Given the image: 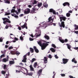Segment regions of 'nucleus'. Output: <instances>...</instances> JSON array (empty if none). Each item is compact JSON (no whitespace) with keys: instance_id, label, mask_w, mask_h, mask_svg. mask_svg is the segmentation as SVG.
<instances>
[{"instance_id":"nucleus-1","label":"nucleus","mask_w":78,"mask_h":78,"mask_svg":"<svg viewBox=\"0 0 78 78\" xmlns=\"http://www.w3.org/2000/svg\"><path fill=\"white\" fill-rule=\"evenodd\" d=\"M54 17L53 16H51L49 17V18H48V22H51H51H50L49 24H48L46 23L45 24H43V23H41L40 24V25H41V27H44V28H46V27H47L48 26V25H52V24H51V23H52L53 22V20H54Z\"/></svg>"},{"instance_id":"nucleus-2","label":"nucleus","mask_w":78,"mask_h":78,"mask_svg":"<svg viewBox=\"0 0 78 78\" xmlns=\"http://www.w3.org/2000/svg\"><path fill=\"white\" fill-rule=\"evenodd\" d=\"M38 44L41 47V50H44L46 48V47L48 45V44L47 43H43L42 44L41 41L38 42Z\"/></svg>"},{"instance_id":"nucleus-3","label":"nucleus","mask_w":78,"mask_h":78,"mask_svg":"<svg viewBox=\"0 0 78 78\" xmlns=\"http://www.w3.org/2000/svg\"><path fill=\"white\" fill-rule=\"evenodd\" d=\"M2 20H3V23L4 24H6V23L8 22V23H11V21L9 20L8 19L6 18H2Z\"/></svg>"},{"instance_id":"nucleus-4","label":"nucleus","mask_w":78,"mask_h":78,"mask_svg":"<svg viewBox=\"0 0 78 78\" xmlns=\"http://www.w3.org/2000/svg\"><path fill=\"white\" fill-rule=\"evenodd\" d=\"M59 18L60 19V22H62V20L63 21H65L66 19V17L65 16H59Z\"/></svg>"},{"instance_id":"nucleus-5","label":"nucleus","mask_w":78,"mask_h":78,"mask_svg":"<svg viewBox=\"0 0 78 78\" xmlns=\"http://www.w3.org/2000/svg\"><path fill=\"white\" fill-rule=\"evenodd\" d=\"M36 32H37L35 35V36L36 37H39L41 36V30H40L38 31H36Z\"/></svg>"},{"instance_id":"nucleus-6","label":"nucleus","mask_w":78,"mask_h":78,"mask_svg":"<svg viewBox=\"0 0 78 78\" xmlns=\"http://www.w3.org/2000/svg\"><path fill=\"white\" fill-rule=\"evenodd\" d=\"M59 41L62 42V43H64L65 42H67V41H68L67 39H65L64 41V40L62 39V38L61 37H59Z\"/></svg>"},{"instance_id":"nucleus-7","label":"nucleus","mask_w":78,"mask_h":78,"mask_svg":"<svg viewBox=\"0 0 78 78\" xmlns=\"http://www.w3.org/2000/svg\"><path fill=\"white\" fill-rule=\"evenodd\" d=\"M59 26L61 28L62 27L63 28L65 27V24H64V22L62 21L61 23V24H60V23H59Z\"/></svg>"},{"instance_id":"nucleus-8","label":"nucleus","mask_w":78,"mask_h":78,"mask_svg":"<svg viewBox=\"0 0 78 78\" xmlns=\"http://www.w3.org/2000/svg\"><path fill=\"white\" fill-rule=\"evenodd\" d=\"M30 12V9H29L27 8L24 11V12L25 14H29Z\"/></svg>"},{"instance_id":"nucleus-9","label":"nucleus","mask_w":78,"mask_h":78,"mask_svg":"<svg viewBox=\"0 0 78 78\" xmlns=\"http://www.w3.org/2000/svg\"><path fill=\"white\" fill-rule=\"evenodd\" d=\"M27 55H26L24 56L23 59L22 60V62H27Z\"/></svg>"},{"instance_id":"nucleus-10","label":"nucleus","mask_w":78,"mask_h":78,"mask_svg":"<svg viewBox=\"0 0 78 78\" xmlns=\"http://www.w3.org/2000/svg\"><path fill=\"white\" fill-rule=\"evenodd\" d=\"M63 63H62V64H66L68 61V59H67L63 58L62 59Z\"/></svg>"},{"instance_id":"nucleus-11","label":"nucleus","mask_w":78,"mask_h":78,"mask_svg":"<svg viewBox=\"0 0 78 78\" xmlns=\"http://www.w3.org/2000/svg\"><path fill=\"white\" fill-rule=\"evenodd\" d=\"M32 10L31 11L32 13H35V11H36V10H38V9H36V8H32Z\"/></svg>"},{"instance_id":"nucleus-12","label":"nucleus","mask_w":78,"mask_h":78,"mask_svg":"<svg viewBox=\"0 0 78 78\" xmlns=\"http://www.w3.org/2000/svg\"><path fill=\"white\" fill-rule=\"evenodd\" d=\"M42 69H40L37 72V75H39L38 76H39V75L42 73Z\"/></svg>"},{"instance_id":"nucleus-13","label":"nucleus","mask_w":78,"mask_h":78,"mask_svg":"<svg viewBox=\"0 0 78 78\" xmlns=\"http://www.w3.org/2000/svg\"><path fill=\"white\" fill-rule=\"evenodd\" d=\"M21 27L23 29L25 28L26 29H27V24H24L23 25L21 26Z\"/></svg>"},{"instance_id":"nucleus-14","label":"nucleus","mask_w":78,"mask_h":78,"mask_svg":"<svg viewBox=\"0 0 78 78\" xmlns=\"http://www.w3.org/2000/svg\"><path fill=\"white\" fill-rule=\"evenodd\" d=\"M7 58H4L3 59L2 61L3 62H6L8 61V56H7Z\"/></svg>"},{"instance_id":"nucleus-15","label":"nucleus","mask_w":78,"mask_h":78,"mask_svg":"<svg viewBox=\"0 0 78 78\" xmlns=\"http://www.w3.org/2000/svg\"><path fill=\"white\" fill-rule=\"evenodd\" d=\"M44 64L46 63H47V58L46 57H44Z\"/></svg>"},{"instance_id":"nucleus-16","label":"nucleus","mask_w":78,"mask_h":78,"mask_svg":"<svg viewBox=\"0 0 78 78\" xmlns=\"http://www.w3.org/2000/svg\"><path fill=\"white\" fill-rule=\"evenodd\" d=\"M11 15L12 16H14L15 17V18H16V19H18L19 18V17L18 16L16 15V14L14 13H13V14H11Z\"/></svg>"},{"instance_id":"nucleus-17","label":"nucleus","mask_w":78,"mask_h":78,"mask_svg":"<svg viewBox=\"0 0 78 78\" xmlns=\"http://www.w3.org/2000/svg\"><path fill=\"white\" fill-rule=\"evenodd\" d=\"M23 69H25V70L26 71H25L24 72H23V74H24V75H25V74H27V73L28 72V69H27L26 68H23Z\"/></svg>"},{"instance_id":"nucleus-18","label":"nucleus","mask_w":78,"mask_h":78,"mask_svg":"<svg viewBox=\"0 0 78 78\" xmlns=\"http://www.w3.org/2000/svg\"><path fill=\"white\" fill-rule=\"evenodd\" d=\"M34 50H35V51L36 52V53H38V52H39V51L38 50V49H37L36 47L34 46Z\"/></svg>"},{"instance_id":"nucleus-19","label":"nucleus","mask_w":78,"mask_h":78,"mask_svg":"<svg viewBox=\"0 0 78 78\" xmlns=\"http://www.w3.org/2000/svg\"><path fill=\"white\" fill-rule=\"evenodd\" d=\"M26 76L27 75H29V76H31L32 75H33V73H28V72L27 73H26V74H25Z\"/></svg>"},{"instance_id":"nucleus-20","label":"nucleus","mask_w":78,"mask_h":78,"mask_svg":"<svg viewBox=\"0 0 78 78\" xmlns=\"http://www.w3.org/2000/svg\"><path fill=\"white\" fill-rule=\"evenodd\" d=\"M66 5H68V6H69V5H70L69 3L67 2H66L63 4V6H65Z\"/></svg>"},{"instance_id":"nucleus-21","label":"nucleus","mask_w":78,"mask_h":78,"mask_svg":"<svg viewBox=\"0 0 78 78\" xmlns=\"http://www.w3.org/2000/svg\"><path fill=\"white\" fill-rule=\"evenodd\" d=\"M30 68L31 71H33V70H34V69H33V66L32 65H31L30 66Z\"/></svg>"},{"instance_id":"nucleus-22","label":"nucleus","mask_w":78,"mask_h":78,"mask_svg":"<svg viewBox=\"0 0 78 78\" xmlns=\"http://www.w3.org/2000/svg\"><path fill=\"white\" fill-rule=\"evenodd\" d=\"M42 3L41 2H40L38 3L37 6L38 7H41L42 6Z\"/></svg>"},{"instance_id":"nucleus-23","label":"nucleus","mask_w":78,"mask_h":78,"mask_svg":"<svg viewBox=\"0 0 78 78\" xmlns=\"http://www.w3.org/2000/svg\"><path fill=\"white\" fill-rule=\"evenodd\" d=\"M72 62H74V63H75V64H76V63H77V61L75 60V58H74L73 59H72Z\"/></svg>"},{"instance_id":"nucleus-24","label":"nucleus","mask_w":78,"mask_h":78,"mask_svg":"<svg viewBox=\"0 0 78 78\" xmlns=\"http://www.w3.org/2000/svg\"><path fill=\"white\" fill-rule=\"evenodd\" d=\"M44 37H45V39H47V40H49V37H48V36L46 35H44Z\"/></svg>"},{"instance_id":"nucleus-25","label":"nucleus","mask_w":78,"mask_h":78,"mask_svg":"<svg viewBox=\"0 0 78 78\" xmlns=\"http://www.w3.org/2000/svg\"><path fill=\"white\" fill-rule=\"evenodd\" d=\"M9 63L10 64H14L15 63V62L14 61H9Z\"/></svg>"},{"instance_id":"nucleus-26","label":"nucleus","mask_w":78,"mask_h":78,"mask_svg":"<svg viewBox=\"0 0 78 78\" xmlns=\"http://www.w3.org/2000/svg\"><path fill=\"white\" fill-rule=\"evenodd\" d=\"M50 50L52 51V52H55V50L53 48H51L50 49Z\"/></svg>"},{"instance_id":"nucleus-27","label":"nucleus","mask_w":78,"mask_h":78,"mask_svg":"<svg viewBox=\"0 0 78 78\" xmlns=\"http://www.w3.org/2000/svg\"><path fill=\"white\" fill-rule=\"evenodd\" d=\"M43 6L44 8H47L48 7V5L47 3H44Z\"/></svg>"},{"instance_id":"nucleus-28","label":"nucleus","mask_w":78,"mask_h":78,"mask_svg":"<svg viewBox=\"0 0 78 78\" xmlns=\"http://www.w3.org/2000/svg\"><path fill=\"white\" fill-rule=\"evenodd\" d=\"M4 1H5L4 3H8L9 4V3H10L9 1L8 0H7L6 1L5 0H4Z\"/></svg>"},{"instance_id":"nucleus-29","label":"nucleus","mask_w":78,"mask_h":78,"mask_svg":"<svg viewBox=\"0 0 78 78\" xmlns=\"http://www.w3.org/2000/svg\"><path fill=\"white\" fill-rule=\"evenodd\" d=\"M37 62H35L34 65V67L35 68H36V66H37Z\"/></svg>"},{"instance_id":"nucleus-30","label":"nucleus","mask_w":78,"mask_h":78,"mask_svg":"<svg viewBox=\"0 0 78 78\" xmlns=\"http://www.w3.org/2000/svg\"><path fill=\"white\" fill-rule=\"evenodd\" d=\"M66 45L67 46V47H68V49H70V48H71V46H70V45H69L68 44H67Z\"/></svg>"},{"instance_id":"nucleus-31","label":"nucleus","mask_w":78,"mask_h":78,"mask_svg":"<svg viewBox=\"0 0 78 78\" xmlns=\"http://www.w3.org/2000/svg\"><path fill=\"white\" fill-rule=\"evenodd\" d=\"M36 61V59L35 58H33L32 59L31 62H34V61Z\"/></svg>"},{"instance_id":"nucleus-32","label":"nucleus","mask_w":78,"mask_h":78,"mask_svg":"<svg viewBox=\"0 0 78 78\" xmlns=\"http://www.w3.org/2000/svg\"><path fill=\"white\" fill-rule=\"evenodd\" d=\"M66 16L68 17H70V14L69 13H67L66 14Z\"/></svg>"},{"instance_id":"nucleus-33","label":"nucleus","mask_w":78,"mask_h":78,"mask_svg":"<svg viewBox=\"0 0 78 78\" xmlns=\"http://www.w3.org/2000/svg\"><path fill=\"white\" fill-rule=\"evenodd\" d=\"M30 51L31 52V53H33L34 52V50L32 48H30Z\"/></svg>"},{"instance_id":"nucleus-34","label":"nucleus","mask_w":78,"mask_h":78,"mask_svg":"<svg viewBox=\"0 0 78 78\" xmlns=\"http://www.w3.org/2000/svg\"><path fill=\"white\" fill-rule=\"evenodd\" d=\"M37 2L36 0L34 1V2L33 3L32 5H35V4H37Z\"/></svg>"},{"instance_id":"nucleus-35","label":"nucleus","mask_w":78,"mask_h":78,"mask_svg":"<svg viewBox=\"0 0 78 78\" xmlns=\"http://www.w3.org/2000/svg\"><path fill=\"white\" fill-rule=\"evenodd\" d=\"M20 54V52H19L18 51H16V54L17 55V56H18Z\"/></svg>"},{"instance_id":"nucleus-36","label":"nucleus","mask_w":78,"mask_h":78,"mask_svg":"<svg viewBox=\"0 0 78 78\" xmlns=\"http://www.w3.org/2000/svg\"><path fill=\"white\" fill-rule=\"evenodd\" d=\"M1 73L2 74H3L4 75V74H5V73H6V72L5 71H2L1 72Z\"/></svg>"},{"instance_id":"nucleus-37","label":"nucleus","mask_w":78,"mask_h":78,"mask_svg":"<svg viewBox=\"0 0 78 78\" xmlns=\"http://www.w3.org/2000/svg\"><path fill=\"white\" fill-rule=\"evenodd\" d=\"M75 30H77V29H78V26H77L76 25H75Z\"/></svg>"},{"instance_id":"nucleus-38","label":"nucleus","mask_w":78,"mask_h":78,"mask_svg":"<svg viewBox=\"0 0 78 78\" xmlns=\"http://www.w3.org/2000/svg\"><path fill=\"white\" fill-rule=\"evenodd\" d=\"M15 11H16L15 10V9H12L11 10V13L15 12Z\"/></svg>"},{"instance_id":"nucleus-39","label":"nucleus","mask_w":78,"mask_h":78,"mask_svg":"<svg viewBox=\"0 0 78 78\" xmlns=\"http://www.w3.org/2000/svg\"><path fill=\"white\" fill-rule=\"evenodd\" d=\"M54 11V10L52 9H51L49 10V12H53V11Z\"/></svg>"},{"instance_id":"nucleus-40","label":"nucleus","mask_w":78,"mask_h":78,"mask_svg":"<svg viewBox=\"0 0 78 78\" xmlns=\"http://www.w3.org/2000/svg\"><path fill=\"white\" fill-rule=\"evenodd\" d=\"M23 37H22V36L20 37V39L21 41H23Z\"/></svg>"},{"instance_id":"nucleus-41","label":"nucleus","mask_w":78,"mask_h":78,"mask_svg":"<svg viewBox=\"0 0 78 78\" xmlns=\"http://www.w3.org/2000/svg\"><path fill=\"white\" fill-rule=\"evenodd\" d=\"M6 65H4L3 66V69L4 70L6 69Z\"/></svg>"},{"instance_id":"nucleus-42","label":"nucleus","mask_w":78,"mask_h":78,"mask_svg":"<svg viewBox=\"0 0 78 78\" xmlns=\"http://www.w3.org/2000/svg\"><path fill=\"white\" fill-rule=\"evenodd\" d=\"M11 14V13L9 12L5 14V16H8L9 15Z\"/></svg>"},{"instance_id":"nucleus-43","label":"nucleus","mask_w":78,"mask_h":78,"mask_svg":"<svg viewBox=\"0 0 78 78\" xmlns=\"http://www.w3.org/2000/svg\"><path fill=\"white\" fill-rule=\"evenodd\" d=\"M51 46L53 47H54V48H56V46L55 44H52L51 45Z\"/></svg>"},{"instance_id":"nucleus-44","label":"nucleus","mask_w":78,"mask_h":78,"mask_svg":"<svg viewBox=\"0 0 78 78\" xmlns=\"http://www.w3.org/2000/svg\"><path fill=\"white\" fill-rule=\"evenodd\" d=\"M5 57V55L2 54L0 56V58H3Z\"/></svg>"},{"instance_id":"nucleus-45","label":"nucleus","mask_w":78,"mask_h":78,"mask_svg":"<svg viewBox=\"0 0 78 78\" xmlns=\"http://www.w3.org/2000/svg\"><path fill=\"white\" fill-rule=\"evenodd\" d=\"M14 48V47H13L11 46L9 47V50H11V49H12V48Z\"/></svg>"},{"instance_id":"nucleus-46","label":"nucleus","mask_w":78,"mask_h":78,"mask_svg":"<svg viewBox=\"0 0 78 78\" xmlns=\"http://www.w3.org/2000/svg\"><path fill=\"white\" fill-rule=\"evenodd\" d=\"M48 57L50 59H51V58H52V56H51V55H49L48 56Z\"/></svg>"},{"instance_id":"nucleus-47","label":"nucleus","mask_w":78,"mask_h":78,"mask_svg":"<svg viewBox=\"0 0 78 78\" xmlns=\"http://www.w3.org/2000/svg\"><path fill=\"white\" fill-rule=\"evenodd\" d=\"M6 77H8V76H9V73L8 72V74H6Z\"/></svg>"},{"instance_id":"nucleus-48","label":"nucleus","mask_w":78,"mask_h":78,"mask_svg":"<svg viewBox=\"0 0 78 78\" xmlns=\"http://www.w3.org/2000/svg\"><path fill=\"white\" fill-rule=\"evenodd\" d=\"M61 76H65V74H61Z\"/></svg>"},{"instance_id":"nucleus-49","label":"nucleus","mask_w":78,"mask_h":78,"mask_svg":"<svg viewBox=\"0 0 78 78\" xmlns=\"http://www.w3.org/2000/svg\"><path fill=\"white\" fill-rule=\"evenodd\" d=\"M52 13L53 14H56V12H55V10H53V11L52 12Z\"/></svg>"},{"instance_id":"nucleus-50","label":"nucleus","mask_w":78,"mask_h":78,"mask_svg":"<svg viewBox=\"0 0 78 78\" xmlns=\"http://www.w3.org/2000/svg\"><path fill=\"white\" fill-rule=\"evenodd\" d=\"M28 7H29V8H31V7H32V5H28Z\"/></svg>"},{"instance_id":"nucleus-51","label":"nucleus","mask_w":78,"mask_h":78,"mask_svg":"<svg viewBox=\"0 0 78 78\" xmlns=\"http://www.w3.org/2000/svg\"><path fill=\"white\" fill-rule=\"evenodd\" d=\"M2 41H3V39H2V38H0V42H2Z\"/></svg>"},{"instance_id":"nucleus-52","label":"nucleus","mask_w":78,"mask_h":78,"mask_svg":"<svg viewBox=\"0 0 78 78\" xmlns=\"http://www.w3.org/2000/svg\"><path fill=\"white\" fill-rule=\"evenodd\" d=\"M29 40L30 41H33V39L32 38H29Z\"/></svg>"},{"instance_id":"nucleus-53","label":"nucleus","mask_w":78,"mask_h":78,"mask_svg":"<svg viewBox=\"0 0 78 78\" xmlns=\"http://www.w3.org/2000/svg\"><path fill=\"white\" fill-rule=\"evenodd\" d=\"M55 58H56V59H58V56H57L56 55H55Z\"/></svg>"},{"instance_id":"nucleus-54","label":"nucleus","mask_w":78,"mask_h":78,"mask_svg":"<svg viewBox=\"0 0 78 78\" xmlns=\"http://www.w3.org/2000/svg\"><path fill=\"white\" fill-rule=\"evenodd\" d=\"M14 39L15 40H16V41H18V38L16 37H15V38H14Z\"/></svg>"},{"instance_id":"nucleus-55","label":"nucleus","mask_w":78,"mask_h":78,"mask_svg":"<svg viewBox=\"0 0 78 78\" xmlns=\"http://www.w3.org/2000/svg\"><path fill=\"white\" fill-rule=\"evenodd\" d=\"M74 33L77 34H78V31H75L74 32Z\"/></svg>"},{"instance_id":"nucleus-56","label":"nucleus","mask_w":78,"mask_h":78,"mask_svg":"<svg viewBox=\"0 0 78 78\" xmlns=\"http://www.w3.org/2000/svg\"><path fill=\"white\" fill-rule=\"evenodd\" d=\"M8 27H9L8 26V25H6V26L5 27V28H6V29H8Z\"/></svg>"},{"instance_id":"nucleus-57","label":"nucleus","mask_w":78,"mask_h":78,"mask_svg":"<svg viewBox=\"0 0 78 78\" xmlns=\"http://www.w3.org/2000/svg\"><path fill=\"white\" fill-rule=\"evenodd\" d=\"M74 49H75V50H78V47L76 48H74Z\"/></svg>"},{"instance_id":"nucleus-58","label":"nucleus","mask_w":78,"mask_h":78,"mask_svg":"<svg viewBox=\"0 0 78 78\" xmlns=\"http://www.w3.org/2000/svg\"><path fill=\"white\" fill-rule=\"evenodd\" d=\"M69 13H72V11L70 10L68 12Z\"/></svg>"},{"instance_id":"nucleus-59","label":"nucleus","mask_w":78,"mask_h":78,"mask_svg":"<svg viewBox=\"0 0 78 78\" xmlns=\"http://www.w3.org/2000/svg\"><path fill=\"white\" fill-rule=\"evenodd\" d=\"M15 12H16L17 15H18V14H19V13H18V12H17V11H16Z\"/></svg>"},{"instance_id":"nucleus-60","label":"nucleus","mask_w":78,"mask_h":78,"mask_svg":"<svg viewBox=\"0 0 78 78\" xmlns=\"http://www.w3.org/2000/svg\"><path fill=\"white\" fill-rule=\"evenodd\" d=\"M16 73H20V71L16 70Z\"/></svg>"},{"instance_id":"nucleus-61","label":"nucleus","mask_w":78,"mask_h":78,"mask_svg":"<svg viewBox=\"0 0 78 78\" xmlns=\"http://www.w3.org/2000/svg\"><path fill=\"white\" fill-rule=\"evenodd\" d=\"M20 65H21V66H23V64L22 63H20Z\"/></svg>"},{"instance_id":"nucleus-62","label":"nucleus","mask_w":78,"mask_h":78,"mask_svg":"<svg viewBox=\"0 0 78 78\" xmlns=\"http://www.w3.org/2000/svg\"><path fill=\"white\" fill-rule=\"evenodd\" d=\"M8 27H12L11 24H9V25H8Z\"/></svg>"},{"instance_id":"nucleus-63","label":"nucleus","mask_w":78,"mask_h":78,"mask_svg":"<svg viewBox=\"0 0 78 78\" xmlns=\"http://www.w3.org/2000/svg\"><path fill=\"white\" fill-rule=\"evenodd\" d=\"M18 11L19 12H20V9H18Z\"/></svg>"},{"instance_id":"nucleus-64","label":"nucleus","mask_w":78,"mask_h":78,"mask_svg":"<svg viewBox=\"0 0 78 78\" xmlns=\"http://www.w3.org/2000/svg\"><path fill=\"white\" fill-rule=\"evenodd\" d=\"M55 74H54L53 75V76H52V78H55Z\"/></svg>"}]
</instances>
